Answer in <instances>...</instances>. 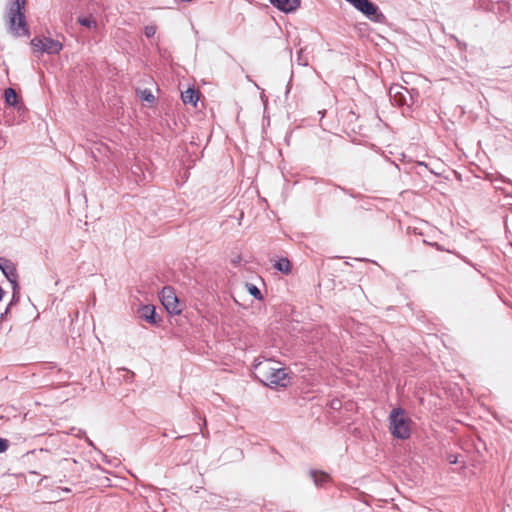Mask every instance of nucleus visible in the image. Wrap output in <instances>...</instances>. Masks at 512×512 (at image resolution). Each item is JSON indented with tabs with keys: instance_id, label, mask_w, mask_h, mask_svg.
Listing matches in <instances>:
<instances>
[{
	"instance_id": "f257e3e1",
	"label": "nucleus",
	"mask_w": 512,
	"mask_h": 512,
	"mask_svg": "<svg viewBox=\"0 0 512 512\" xmlns=\"http://www.w3.org/2000/svg\"><path fill=\"white\" fill-rule=\"evenodd\" d=\"M254 374L264 385L268 387H286L289 384V377L286 368L281 367L279 362L265 359H256L254 363Z\"/></svg>"
},
{
	"instance_id": "f03ea898",
	"label": "nucleus",
	"mask_w": 512,
	"mask_h": 512,
	"mask_svg": "<svg viewBox=\"0 0 512 512\" xmlns=\"http://www.w3.org/2000/svg\"><path fill=\"white\" fill-rule=\"evenodd\" d=\"M26 0H11L7 13L9 30L16 36H26L29 33L25 19Z\"/></svg>"
},
{
	"instance_id": "7ed1b4c3",
	"label": "nucleus",
	"mask_w": 512,
	"mask_h": 512,
	"mask_svg": "<svg viewBox=\"0 0 512 512\" xmlns=\"http://www.w3.org/2000/svg\"><path fill=\"white\" fill-rule=\"evenodd\" d=\"M389 430L397 439H408L411 434V419L402 408H394L389 414Z\"/></svg>"
},
{
	"instance_id": "20e7f679",
	"label": "nucleus",
	"mask_w": 512,
	"mask_h": 512,
	"mask_svg": "<svg viewBox=\"0 0 512 512\" xmlns=\"http://www.w3.org/2000/svg\"><path fill=\"white\" fill-rule=\"evenodd\" d=\"M31 45L35 51L46 52L48 54H58L62 50V44L52 38H34L31 40Z\"/></svg>"
},
{
	"instance_id": "39448f33",
	"label": "nucleus",
	"mask_w": 512,
	"mask_h": 512,
	"mask_svg": "<svg viewBox=\"0 0 512 512\" xmlns=\"http://www.w3.org/2000/svg\"><path fill=\"white\" fill-rule=\"evenodd\" d=\"M161 301L166 310L171 314H178V299L171 287H164L161 292Z\"/></svg>"
},
{
	"instance_id": "423d86ee",
	"label": "nucleus",
	"mask_w": 512,
	"mask_h": 512,
	"mask_svg": "<svg viewBox=\"0 0 512 512\" xmlns=\"http://www.w3.org/2000/svg\"><path fill=\"white\" fill-rule=\"evenodd\" d=\"M407 96L409 92L407 88L399 84H393L389 88V97L392 103L396 106H403L407 104Z\"/></svg>"
},
{
	"instance_id": "0eeeda50",
	"label": "nucleus",
	"mask_w": 512,
	"mask_h": 512,
	"mask_svg": "<svg viewBox=\"0 0 512 512\" xmlns=\"http://www.w3.org/2000/svg\"><path fill=\"white\" fill-rule=\"evenodd\" d=\"M1 271L7 280L11 283L13 289V297H15V295L19 292L16 265L11 260H8V262L3 267H1Z\"/></svg>"
},
{
	"instance_id": "6e6552de",
	"label": "nucleus",
	"mask_w": 512,
	"mask_h": 512,
	"mask_svg": "<svg viewBox=\"0 0 512 512\" xmlns=\"http://www.w3.org/2000/svg\"><path fill=\"white\" fill-rule=\"evenodd\" d=\"M277 9L285 13L294 12L300 6L301 0H269Z\"/></svg>"
},
{
	"instance_id": "1a4fd4ad",
	"label": "nucleus",
	"mask_w": 512,
	"mask_h": 512,
	"mask_svg": "<svg viewBox=\"0 0 512 512\" xmlns=\"http://www.w3.org/2000/svg\"><path fill=\"white\" fill-rule=\"evenodd\" d=\"M140 318L146 320L147 322L151 324L156 323V313H155V307L153 305H144L138 310Z\"/></svg>"
},
{
	"instance_id": "9d476101",
	"label": "nucleus",
	"mask_w": 512,
	"mask_h": 512,
	"mask_svg": "<svg viewBox=\"0 0 512 512\" xmlns=\"http://www.w3.org/2000/svg\"><path fill=\"white\" fill-rule=\"evenodd\" d=\"M5 103L9 106L20 109L18 96L13 88H7L4 91Z\"/></svg>"
},
{
	"instance_id": "9b49d317",
	"label": "nucleus",
	"mask_w": 512,
	"mask_h": 512,
	"mask_svg": "<svg viewBox=\"0 0 512 512\" xmlns=\"http://www.w3.org/2000/svg\"><path fill=\"white\" fill-rule=\"evenodd\" d=\"M181 98L185 104H192L193 106H196L197 101L199 99L198 92L193 88H189L186 91L182 92Z\"/></svg>"
},
{
	"instance_id": "f8f14e48",
	"label": "nucleus",
	"mask_w": 512,
	"mask_h": 512,
	"mask_svg": "<svg viewBox=\"0 0 512 512\" xmlns=\"http://www.w3.org/2000/svg\"><path fill=\"white\" fill-rule=\"evenodd\" d=\"M274 268L284 274H289L291 272V264L287 258H280L277 260L274 264Z\"/></svg>"
},
{
	"instance_id": "ddd939ff",
	"label": "nucleus",
	"mask_w": 512,
	"mask_h": 512,
	"mask_svg": "<svg viewBox=\"0 0 512 512\" xmlns=\"http://www.w3.org/2000/svg\"><path fill=\"white\" fill-rule=\"evenodd\" d=\"M310 474L311 477L313 478L315 485L318 487L322 486L329 479V476L323 472L318 473L316 471H311Z\"/></svg>"
},
{
	"instance_id": "4468645a",
	"label": "nucleus",
	"mask_w": 512,
	"mask_h": 512,
	"mask_svg": "<svg viewBox=\"0 0 512 512\" xmlns=\"http://www.w3.org/2000/svg\"><path fill=\"white\" fill-rule=\"evenodd\" d=\"M78 23L81 24L82 26L89 28V29L96 28V26H97L95 19L92 17H79Z\"/></svg>"
},
{
	"instance_id": "2eb2a0df",
	"label": "nucleus",
	"mask_w": 512,
	"mask_h": 512,
	"mask_svg": "<svg viewBox=\"0 0 512 512\" xmlns=\"http://www.w3.org/2000/svg\"><path fill=\"white\" fill-rule=\"evenodd\" d=\"M140 98H141V100L147 101L150 103H152L155 100V97L152 94V92L147 89L140 91Z\"/></svg>"
},
{
	"instance_id": "dca6fc26",
	"label": "nucleus",
	"mask_w": 512,
	"mask_h": 512,
	"mask_svg": "<svg viewBox=\"0 0 512 512\" xmlns=\"http://www.w3.org/2000/svg\"><path fill=\"white\" fill-rule=\"evenodd\" d=\"M247 288H248L249 293L254 298H256V299H261L262 298V294H261L260 290L254 284L248 283L247 284Z\"/></svg>"
},
{
	"instance_id": "f3484780",
	"label": "nucleus",
	"mask_w": 512,
	"mask_h": 512,
	"mask_svg": "<svg viewBox=\"0 0 512 512\" xmlns=\"http://www.w3.org/2000/svg\"><path fill=\"white\" fill-rule=\"evenodd\" d=\"M144 33H145L146 37L151 38L156 33V27L153 26V25L146 26L145 30H144Z\"/></svg>"
},
{
	"instance_id": "a211bd4d",
	"label": "nucleus",
	"mask_w": 512,
	"mask_h": 512,
	"mask_svg": "<svg viewBox=\"0 0 512 512\" xmlns=\"http://www.w3.org/2000/svg\"><path fill=\"white\" fill-rule=\"evenodd\" d=\"M9 442L7 439L0 438V453L5 452L8 449Z\"/></svg>"
},
{
	"instance_id": "6ab92c4d",
	"label": "nucleus",
	"mask_w": 512,
	"mask_h": 512,
	"mask_svg": "<svg viewBox=\"0 0 512 512\" xmlns=\"http://www.w3.org/2000/svg\"><path fill=\"white\" fill-rule=\"evenodd\" d=\"M449 462L452 463V464L457 463V457L456 456H450L449 457Z\"/></svg>"
},
{
	"instance_id": "aec40b11",
	"label": "nucleus",
	"mask_w": 512,
	"mask_h": 512,
	"mask_svg": "<svg viewBox=\"0 0 512 512\" xmlns=\"http://www.w3.org/2000/svg\"><path fill=\"white\" fill-rule=\"evenodd\" d=\"M77 437H82V436H85V431H82V430H78V432L75 434Z\"/></svg>"
},
{
	"instance_id": "412c9836",
	"label": "nucleus",
	"mask_w": 512,
	"mask_h": 512,
	"mask_svg": "<svg viewBox=\"0 0 512 512\" xmlns=\"http://www.w3.org/2000/svg\"><path fill=\"white\" fill-rule=\"evenodd\" d=\"M331 405H332V408L336 409L340 405V402L339 401H333Z\"/></svg>"
},
{
	"instance_id": "4be33fe9",
	"label": "nucleus",
	"mask_w": 512,
	"mask_h": 512,
	"mask_svg": "<svg viewBox=\"0 0 512 512\" xmlns=\"http://www.w3.org/2000/svg\"><path fill=\"white\" fill-rule=\"evenodd\" d=\"M4 294H5V291H4V290L2 289V287L0 286V301L3 299Z\"/></svg>"
},
{
	"instance_id": "5701e85b",
	"label": "nucleus",
	"mask_w": 512,
	"mask_h": 512,
	"mask_svg": "<svg viewBox=\"0 0 512 512\" xmlns=\"http://www.w3.org/2000/svg\"><path fill=\"white\" fill-rule=\"evenodd\" d=\"M301 60H302V57H301V55L299 54V55H298V62H299V64H302ZM303 65H306V63H303Z\"/></svg>"
},
{
	"instance_id": "b1692460",
	"label": "nucleus",
	"mask_w": 512,
	"mask_h": 512,
	"mask_svg": "<svg viewBox=\"0 0 512 512\" xmlns=\"http://www.w3.org/2000/svg\"><path fill=\"white\" fill-rule=\"evenodd\" d=\"M86 441L88 442V444H89L90 446H94L93 442H92L89 438H87V437H86Z\"/></svg>"
},
{
	"instance_id": "393cba45",
	"label": "nucleus",
	"mask_w": 512,
	"mask_h": 512,
	"mask_svg": "<svg viewBox=\"0 0 512 512\" xmlns=\"http://www.w3.org/2000/svg\"><path fill=\"white\" fill-rule=\"evenodd\" d=\"M8 310H9V306L7 307V309L5 310V312H4L3 314H1V318H3V317H4V315L8 313Z\"/></svg>"
},
{
	"instance_id": "a878e982",
	"label": "nucleus",
	"mask_w": 512,
	"mask_h": 512,
	"mask_svg": "<svg viewBox=\"0 0 512 512\" xmlns=\"http://www.w3.org/2000/svg\"><path fill=\"white\" fill-rule=\"evenodd\" d=\"M62 490H63V491H65V492H70V491H71V490H70L69 488H67V487L62 488Z\"/></svg>"
}]
</instances>
